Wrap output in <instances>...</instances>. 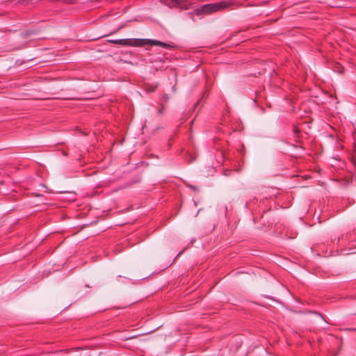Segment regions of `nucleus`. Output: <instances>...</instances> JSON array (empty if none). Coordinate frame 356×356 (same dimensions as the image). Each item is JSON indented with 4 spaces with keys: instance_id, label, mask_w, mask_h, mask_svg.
<instances>
[{
    "instance_id": "f257e3e1",
    "label": "nucleus",
    "mask_w": 356,
    "mask_h": 356,
    "mask_svg": "<svg viewBox=\"0 0 356 356\" xmlns=\"http://www.w3.org/2000/svg\"><path fill=\"white\" fill-rule=\"evenodd\" d=\"M234 4V2L229 1H222L220 2L209 3L201 6L195 10V13L200 15H210L214 12L225 10Z\"/></svg>"
},
{
    "instance_id": "f03ea898",
    "label": "nucleus",
    "mask_w": 356,
    "mask_h": 356,
    "mask_svg": "<svg viewBox=\"0 0 356 356\" xmlns=\"http://www.w3.org/2000/svg\"><path fill=\"white\" fill-rule=\"evenodd\" d=\"M113 44L129 47H143L145 45L160 46L161 41L149 39H119L111 41Z\"/></svg>"
},
{
    "instance_id": "7ed1b4c3",
    "label": "nucleus",
    "mask_w": 356,
    "mask_h": 356,
    "mask_svg": "<svg viewBox=\"0 0 356 356\" xmlns=\"http://www.w3.org/2000/svg\"><path fill=\"white\" fill-rule=\"evenodd\" d=\"M174 6L179 7L183 10H187L190 8L191 3L188 0H171Z\"/></svg>"
},
{
    "instance_id": "20e7f679",
    "label": "nucleus",
    "mask_w": 356,
    "mask_h": 356,
    "mask_svg": "<svg viewBox=\"0 0 356 356\" xmlns=\"http://www.w3.org/2000/svg\"><path fill=\"white\" fill-rule=\"evenodd\" d=\"M36 33H37V31L35 30H31V29L26 30V31H23L22 33V38L23 39H26L29 35H33V34H35Z\"/></svg>"
},
{
    "instance_id": "39448f33",
    "label": "nucleus",
    "mask_w": 356,
    "mask_h": 356,
    "mask_svg": "<svg viewBox=\"0 0 356 356\" xmlns=\"http://www.w3.org/2000/svg\"><path fill=\"white\" fill-rule=\"evenodd\" d=\"M160 47H164V48H168L170 47V45L168 44L167 43H165L163 42H161V44H160Z\"/></svg>"
},
{
    "instance_id": "423d86ee",
    "label": "nucleus",
    "mask_w": 356,
    "mask_h": 356,
    "mask_svg": "<svg viewBox=\"0 0 356 356\" xmlns=\"http://www.w3.org/2000/svg\"><path fill=\"white\" fill-rule=\"evenodd\" d=\"M164 109H165V106H162L161 107V108H159V114H162V113H163V111H164Z\"/></svg>"
},
{
    "instance_id": "0eeeda50",
    "label": "nucleus",
    "mask_w": 356,
    "mask_h": 356,
    "mask_svg": "<svg viewBox=\"0 0 356 356\" xmlns=\"http://www.w3.org/2000/svg\"><path fill=\"white\" fill-rule=\"evenodd\" d=\"M190 187H191V188H193V190H195V189H196V187H195V186H190Z\"/></svg>"
},
{
    "instance_id": "6e6552de",
    "label": "nucleus",
    "mask_w": 356,
    "mask_h": 356,
    "mask_svg": "<svg viewBox=\"0 0 356 356\" xmlns=\"http://www.w3.org/2000/svg\"><path fill=\"white\" fill-rule=\"evenodd\" d=\"M353 330L356 331V328H354Z\"/></svg>"
}]
</instances>
